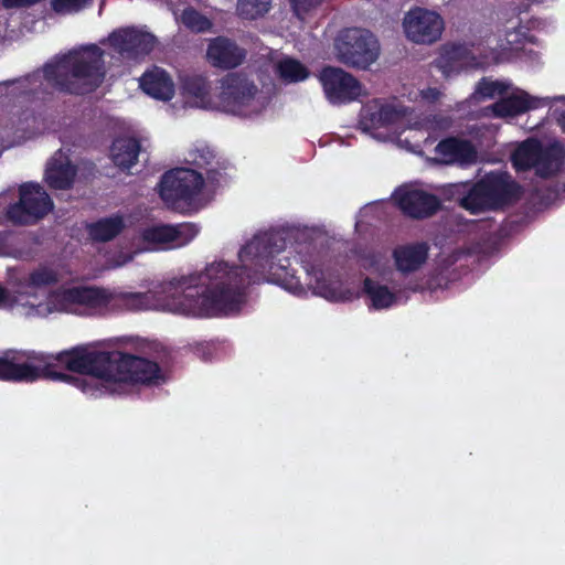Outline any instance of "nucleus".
Here are the masks:
<instances>
[{"label": "nucleus", "instance_id": "25", "mask_svg": "<svg viewBox=\"0 0 565 565\" xmlns=\"http://www.w3.org/2000/svg\"><path fill=\"white\" fill-rule=\"evenodd\" d=\"M565 150L558 142L543 146L541 142L540 154L535 172L542 178H548L557 173L564 162Z\"/></svg>", "mask_w": 565, "mask_h": 565}, {"label": "nucleus", "instance_id": "24", "mask_svg": "<svg viewBox=\"0 0 565 565\" xmlns=\"http://www.w3.org/2000/svg\"><path fill=\"white\" fill-rule=\"evenodd\" d=\"M469 50L462 44H446L435 61V66L445 77L460 73L467 60Z\"/></svg>", "mask_w": 565, "mask_h": 565}, {"label": "nucleus", "instance_id": "42", "mask_svg": "<svg viewBox=\"0 0 565 565\" xmlns=\"http://www.w3.org/2000/svg\"><path fill=\"white\" fill-rule=\"evenodd\" d=\"M178 231V241L175 246H183L191 242L199 233V227L193 223H182L173 225Z\"/></svg>", "mask_w": 565, "mask_h": 565}, {"label": "nucleus", "instance_id": "29", "mask_svg": "<svg viewBox=\"0 0 565 565\" xmlns=\"http://www.w3.org/2000/svg\"><path fill=\"white\" fill-rule=\"evenodd\" d=\"M363 291L371 300V307L375 310L387 309L396 302V295L387 286L381 285L370 277L363 280Z\"/></svg>", "mask_w": 565, "mask_h": 565}, {"label": "nucleus", "instance_id": "10", "mask_svg": "<svg viewBox=\"0 0 565 565\" xmlns=\"http://www.w3.org/2000/svg\"><path fill=\"white\" fill-rule=\"evenodd\" d=\"M153 34L136 26H126L114 30L108 36L109 46L122 60L140 61L147 56L156 45Z\"/></svg>", "mask_w": 565, "mask_h": 565}, {"label": "nucleus", "instance_id": "35", "mask_svg": "<svg viewBox=\"0 0 565 565\" xmlns=\"http://www.w3.org/2000/svg\"><path fill=\"white\" fill-rule=\"evenodd\" d=\"M142 239L153 244H167L178 241V231L173 225H158L142 232Z\"/></svg>", "mask_w": 565, "mask_h": 565}, {"label": "nucleus", "instance_id": "21", "mask_svg": "<svg viewBox=\"0 0 565 565\" xmlns=\"http://www.w3.org/2000/svg\"><path fill=\"white\" fill-rule=\"evenodd\" d=\"M110 159L122 171L130 170L142 154L141 143L135 137L120 136L114 139L110 146Z\"/></svg>", "mask_w": 565, "mask_h": 565}, {"label": "nucleus", "instance_id": "26", "mask_svg": "<svg viewBox=\"0 0 565 565\" xmlns=\"http://www.w3.org/2000/svg\"><path fill=\"white\" fill-rule=\"evenodd\" d=\"M125 228L120 215L99 218L86 225V231L93 242L106 243L117 237Z\"/></svg>", "mask_w": 565, "mask_h": 565}, {"label": "nucleus", "instance_id": "34", "mask_svg": "<svg viewBox=\"0 0 565 565\" xmlns=\"http://www.w3.org/2000/svg\"><path fill=\"white\" fill-rule=\"evenodd\" d=\"M308 274L310 275L309 284L312 287L315 295L323 297L328 300L338 299V288L335 284L326 279L322 269H317L312 267L311 271H309Z\"/></svg>", "mask_w": 565, "mask_h": 565}, {"label": "nucleus", "instance_id": "4", "mask_svg": "<svg viewBox=\"0 0 565 565\" xmlns=\"http://www.w3.org/2000/svg\"><path fill=\"white\" fill-rule=\"evenodd\" d=\"M204 186L203 175L189 168H175L164 172L158 183V192L164 204L173 210L191 206Z\"/></svg>", "mask_w": 565, "mask_h": 565}, {"label": "nucleus", "instance_id": "28", "mask_svg": "<svg viewBox=\"0 0 565 565\" xmlns=\"http://www.w3.org/2000/svg\"><path fill=\"white\" fill-rule=\"evenodd\" d=\"M541 141L536 138H527L522 141L511 154L512 166L516 171H530L536 169Z\"/></svg>", "mask_w": 565, "mask_h": 565}, {"label": "nucleus", "instance_id": "12", "mask_svg": "<svg viewBox=\"0 0 565 565\" xmlns=\"http://www.w3.org/2000/svg\"><path fill=\"white\" fill-rule=\"evenodd\" d=\"M395 200L401 211L415 220L428 218L441 207L437 195L418 189H401L396 191Z\"/></svg>", "mask_w": 565, "mask_h": 565}, {"label": "nucleus", "instance_id": "38", "mask_svg": "<svg viewBox=\"0 0 565 565\" xmlns=\"http://www.w3.org/2000/svg\"><path fill=\"white\" fill-rule=\"evenodd\" d=\"M406 115L407 109L404 106L382 103V127L398 124Z\"/></svg>", "mask_w": 565, "mask_h": 565}, {"label": "nucleus", "instance_id": "3", "mask_svg": "<svg viewBox=\"0 0 565 565\" xmlns=\"http://www.w3.org/2000/svg\"><path fill=\"white\" fill-rule=\"evenodd\" d=\"M111 359L113 351L89 350L84 345L63 350L55 354L9 349L3 351L0 356V381L33 383L44 379L71 383L86 392L85 380L56 371L57 363L70 372L90 375L108 382Z\"/></svg>", "mask_w": 565, "mask_h": 565}, {"label": "nucleus", "instance_id": "36", "mask_svg": "<svg viewBox=\"0 0 565 565\" xmlns=\"http://www.w3.org/2000/svg\"><path fill=\"white\" fill-rule=\"evenodd\" d=\"M270 4L271 0H238L237 11L241 17L254 20L267 13Z\"/></svg>", "mask_w": 565, "mask_h": 565}, {"label": "nucleus", "instance_id": "22", "mask_svg": "<svg viewBox=\"0 0 565 565\" xmlns=\"http://www.w3.org/2000/svg\"><path fill=\"white\" fill-rule=\"evenodd\" d=\"M536 107L537 99L522 92L497 100L489 109L495 118H514Z\"/></svg>", "mask_w": 565, "mask_h": 565}, {"label": "nucleus", "instance_id": "1", "mask_svg": "<svg viewBox=\"0 0 565 565\" xmlns=\"http://www.w3.org/2000/svg\"><path fill=\"white\" fill-rule=\"evenodd\" d=\"M285 245L277 233L255 235L238 253L241 266L221 260L206 266L198 276L173 278L163 284L162 291L170 294L166 307L199 318L226 316L241 310L247 286L265 280L301 295L303 287L288 259H285L287 264L274 263Z\"/></svg>", "mask_w": 565, "mask_h": 565}, {"label": "nucleus", "instance_id": "19", "mask_svg": "<svg viewBox=\"0 0 565 565\" xmlns=\"http://www.w3.org/2000/svg\"><path fill=\"white\" fill-rule=\"evenodd\" d=\"M139 86L147 95L158 100L168 102L174 95V83L171 76L157 66L142 74Z\"/></svg>", "mask_w": 565, "mask_h": 565}, {"label": "nucleus", "instance_id": "18", "mask_svg": "<svg viewBox=\"0 0 565 565\" xmlns=\"http://www.w3.org/2000/svg\"><path fill=\"white\" fill-rule=\"evenodd\" d=\"M436 153L448 164L468 166L477 160V150L471 141L457 137L440 140L436 146Z\"/></svg>", "mask_w": 565, "mask_h": 565}, {"label": "nucleus", "instance_id": "6", "mask_svg": "<svg viewBox=\"0 0 565 565\" xmlns=\"http://www.w3.org/2000/svg\"><path fill=\"white\" fill-rule=\"evenodd\" d=\"M335 47L340 60L353 67L367 68L379 56V41L367 30L351 28L341 32Z\"/></svg>", "mask_w": 565, "mask_h": 565}, {"label": "nucleus", "instance_id": "11", "mask_svg": "<svg viewBox=\"0 0 565 565\" xmlns=\"http://www.w3.org/2000/svg\"><path fill=\"white\" fill-rule=\"evenodd\" d=\"M404 30L412 42L431 44L441 36L444 20L435 11L415 8L406 14Z\"/></svg>", "mask_w": 565, "mask_h": 565}, {"label": "nucleus", "instance_id": "43", "mask_svg": "<svg viewBox=\"0 0 565 565\" xmlns=\"http://www.w3.org/2000/svg\"><path fill=\"white\" fill-rule=\"evenodd\" d=\"M520 21L516 25H513L511 30H507L504 32V41L507 46L511 49H518L522 45L526 40V32L520 25Z\"/></svg>", "mask_w": 565, "mask_h": 565}, {"label": "nucleus", "instance_id": "40", "mask_svg": "<svg viewBox=\"0 0 565 565\" xmlns=\"http://www.w3.org/2000/svg\"><path fill=\"white\" fill-rule=\"evenodd\" d=\"M191 156L193 164L200 169L218 166V161H215L214 151L209 147L196 149Z\"/></svg>", "mask_w": 565, "mask_h": 565}, {"label": "nucleus", "instance_id": "20", "mask_svg": "<svg viewBox=\"0 0 565 565\" xmlns=\"http://www.w3.org/2000/svg\"><path fill=\"white\" fill-rule=\"evenodd\" d=\"M455 188L459 195L457 199L459 206L470 214L477 215L492 211L480 179L475 183L456 184Z\"/></svg>", "mask_w": 565, "mask_h": 565}, {"label": "nucleus", "instance_id": "27", "mask_svg": "<svg viewBox=\"0 0 565 565\" xmlns=\"http://www.w3.org/2000/svg\"><path fill=\"white\" fill-rule=\"evenodd\" d=\"M153 295L148 292H118L111 290V311H140L151 308Z\"/></svg>", "mask_w": 565, "mask_h": 565}, {"label": "nucleus", "instance_id": "16", "mask_svg": "<svg viewBox=\"0 0 565 565\" xmlns=\"http://www.w3.org/2000/svg\"><path fill=\"white\" fill-rule=\"evenodd\" d=\"M206 55L213 66L231 70L243 63L246 57V51L234 41L218 36L210 42Z\"/></svg>", "mask_w": 565, "mask_h": 565}, {"label": "nucleus", "instance_id": "2", "mask_svg": "<svg viewBox=\"0 0 565 565\" xmlns=\"http://www.w3.org/2000/svg\"><path fill=\"white\" fill-rule=\"evenodd\" d=\"M104 51L96 44L81 50H72L39 73L22 78L3 82L14 85L12 103L2 108L0 124L11 130H23L24 125L34 117V105L44 102L51 93L44 87L43 78L56 90L70 95L83 96L95 92L105 79Z\"/></svg>", "mask_w": 565, "mask_h": 565}, {"label": "nucleus", "instance_id": "46", "mask_svg": "<svg viewBox=\"0 0 565 565\" xmlns=\"http://www.w3.org/2000/svg\"><path fill=\"white\" fill-rule=\"evenodd\" d=\"M556 121L558 126L562 128L563 132H565V109L564 110H555L554 111Z\"/></svg>", "mask_w": 565, "mask_h": 565}, {"label": "nucleus", "instance_id": "44", "mask_svg": "<svg viewBox=\"0 0 565 565\" xmlns=\"http://www.w3.org/2000/svg\"><path fill=\"white\" fill-rule=\"evenodd\" d=\"M289 2L295 15L303 20L305 15L318 8L323 0H289Z\"/></svg>", "mask_w": 565, "mask_h": 565}, {"label": "nucleus", "instance_id": "31", "mask_svg": "<svg viewBox=\"0 0 565 565\" xmlns=\"http://www.w3.org/2000/svg\"><path fill=\"white\" fill-rule=\"evenodd\" d=\"M277 73L287 83L302 82L309 76L308 68L300 61L291 57L278 62Z\"/></svg>", "mask_w": 565, "mask_h": 565}, {"label": "nucleus", "instance_id": "9", "mask_svg": "<svg viewBox=\"0 0 565 565\" xmlns=\"http://www.w3.org/2000/svg\"><path fill=\"white\" fill-rule=\"evenodd\" d=\"M319 79L327 99L332 105L350 104L358 100L364 94L363 86L359 79L340 67H323Z\"/></svg>", "mask_w": 565, "mask_h": 565}, {"label": "nucleus", "instance_id": "47", "mask_svg": "<svg viewBox=\"0 0 565 565\" xmlns=\"http://www.w3.org/2000/svg\"><path fill=\"white\" fill-rule=\"evenodd\" d=\"M9 298V292L8 290L0 285V305L1 303H4Z\"/></svg>", "mask_w": 565, "mask_h": 565}, {"label": "nucleus", "instance_id": "13", "mask_svg": "<svg viewBox=\"0 0 565 565\" xmlns=\"http://www.w3.org/2000/svg\"><path fill=\"white\" fill-rule=\"evenodd\" d=\"M480 181L492 211L500 210L519 199L520 186L508 172L491 171Z\"/></svg>", "mask_w": 565, "mask_h": 565}, {"label": "nucleus", "instance_id": "32", "mask_svg": "<svg viewBox=\"0 0 565 565\" xmlns=\"http://www.w3.org/2000/svg\"><path fill=\"white\" fill-rule=\"evenodd\" d=\"M359 125L363 130L382 128V102L380 99H373L362 106Z\"/></svg>", "mask_w": 565, "mask_h": 565}, {"label": "nucleus", "instance_id": "5", "mask_svg": "<svg viewBox=\"0 0 565 565\" xmlns=\"http://www.w3.org/2000/svg\"><path fill=\"white\" fill-rule=\"evenodd\" d=\"M53 209V200L41 184L25 182L19 186V200L7 207L6 216L13 225H33Z\"/></svg>", "mask_w": 565, "mask_h": 565}, {"label": "nucleus", "instance_id": "48", "mask_svg": "<svg viewBox=\"0 0 565 565\" xmlns=\"http://www.w3.org/2000/svg\"><path fill=\"white\" fill-rule=\"evenodd\" d=\"M88 169H89L90 174L95 175V172L97 170L96 166L94 163H89Z\"/></svg>", "mask_w": 565, "mask_h": 565}, {"label": "nucleus", "instance_id": "7", "mask_svg": "<svg viewBox=\"0 0 565 565\" xmlns=\"http://www.w3.org/2000/svg\"><path fill=\"white\" fill-rule=\"evenodd\" d=\"M161 379V369L154 361L119 351H113L109 381L153 385Z\"/></svg>", "mask_w": 565, "mask_h": 565}, {"label": "nucleus", "instance_id": "30", "mask_svg": "<svg viewBox=\"0 0 565 565\" xmlns=\"http://www.w3.org/2000/svg\"><path fill=\"white\" fill-rule=\"evenodd\" d=\"M182 94L195 98L200 104L206 106L210 103L211 85L203 75H185L181 78Z\"/></svg>", "mask_w": 565, "mask_h": 565}, {"label": "nucleus", "instance_id": "39", "mask_svg": "<svg viewBox=\"0 0 565 565\" xmlns=\"http://www.w3.org/2000/svg\"><path fill=\"white\" fill-rule=\"evenodd\" d=\"M92 0H51V8L57 14H71L83 10Z\"/></svg>", "mask_w": 565, "mask_h": 565}, {"label": "nucleus", "instance_id": "37", "mask_svg": "<svg viewBox=\"0 0 565 565\" xmlns=\"http://www.w3.org/2000/svg\"><path fill=\"white\" fill-rule=\"evenodd\" d=\"M182 23L194 32H204L207 31L212 23L211 21L201 14L198 10L193 8H186L182 12L181 15Z\"/></svg>", "mask_w": 565, "mask_h": 565}, {"label": "nucleus", "instance_id": "17", "mask_svg": "<svg viewBox=\"0 0 565 565\" xmlns=\"http://www.w3.org/2000/svg\"><path fill=\"white\" fill-rule=\"evenodd\" d=\"M429 247L427 243H412L399 245L393 250L394 265L397 271L408 275L417 271L428 259Z\"/></svg>", "mask_w": 565, "mask_h": 565}, {"label": "nucleus", "instance_id": "45", "mask_svg": "<svg viewBox=\"0 0 565 565\" xmlns=\"http://www.w3.org/2000/svg\"><path fill=\"white\" fill-rule=\"evenodd\" d=\"M206 171V179L212 184H217L221 178L220 172V164L214 167H209L207 169H204Z\"/></svg>", "mask_w": 565, "mask_h": 565}, {"label": "nucleus", "instance_id": "41", "mask_svg": "<svg viewBox=\"0 0 565 565\" xmlns=\"http://www.w3.org/2000/svg\"><path fill=\"white\" fill-rule=\"evenodd\" d=\"M507 90V86L499 81H488L482 78L477 86L476 92L484 98H492L501 95Z\"/></svg>", "mask_w": 565, "mask_h": 565}, {"label": "nucleus", "instance_id": "8", "mask_svg": "<svg viewBox=\"0 0 565 565\" xmlns=\"http://www.w3.org/2000/svg\"><path fill=\"white\" fill-rule=\"evenodd\" d=\"M218 106L225 113L242 115L254 100L258 88L244 73L231 72L220 81Z\"/></svg>", "mask_w": 565, "mask_h": 565}, {"label": "nucleus", "instance_id": "23", "mask_svg": "<svg viewBox=\"0 0 565 565\" xmlns=\"http://www.w3.org/2000/svg\"><path fill=\"white\" fill-rule=\"evenodd\" d=\"M77 174V168L68 159H53L45 169L44 180L53 190H71Z\"/></svg>", "mask_w": 565, "mask_h": 565}, {"label": "nucleus", "instance_id": "14", "mask_svg": "<svg viewBox=\"0 0 565 565\" xmlns=\"http://www.w3.org/2000/svg\"><path fill=\"white\" fill-rule=\"evenodd\" d=\"M480 181L492 211L500 210L519 199L520 186L508 172L491 171Z\"/></svg>", "mask_w": 565, "mask_h": 565}, {"label": "nucleus", "instance_id": "15", "mask_svg": "<svg viewBox=\"0 0 565 565\" xmlns=\"http://www.w3.org/2000/svg\"><path fill=\"white\" fill-rule=\"evenodd\" d=\"M61 299L66 303L84 306L98 313L111 311V290L98 286H77L64 289Z\"/></svg>", "mask_w": 565, "mask_h": 565}, {"label": "nucleus", "instance_id": "33", "mask_svg": "<svg viewBox=\"0 0 565 565\" xmlns=\"http://www.w3.org/2000/svg\"><path fill=\"white\" fill-rule=\"evenodd\" d=\"M60 281V274L52 267L40 265L33 269L28 278L26 286L34 289L46 288L57 285Z\"/></svg>", "mask_w": 565, "mask_h": 565}]
</instances>
